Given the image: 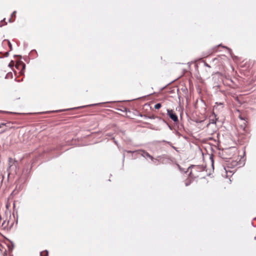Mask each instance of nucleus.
I'll return each instance as SVG.
<instances>
[{
	"instance_id": "nucleus-1",
	"label": "nucleus",
	"mask_w": 256,
	"mask_h": 256,
	"mask_svg": "<svg viewBox=\"0 0 256 256\" xmlns=\"http://www.w3.org/2000/svg\"><path fill=\"white\" fill-rule=\"evenodd\" d=\"M136 152L138 154L141 155L144 158L148 157V158H150L152 160H154L153 157L152 156H150L148 152H146L144 150H138L136 151Z\"/></svg>"
},
{
	"instance_id": "nucleus-4",
	"label": "nucleus",
	"mask_w": 256,
	"mask_h": 256,
	"mask_svg": "<svg viewBox=\"0 0 256 256\" xmlns=\"http://www.w3.org/2000/svg\"><path fill=\"white\" fill-rule=\"evenodd\" d=\"M9 55L8 52H4V54L2 52H0V58H3L4 57H8Z\"/></svg>"
},
{
	"instance_id": "nucleus-12",
	"label": "nucleus",
	"mask_w": 256,
	"mask_h": 256,
	"mask_svg": "<svg viewBox=\"0 0 256 256\" xmlns=\"http://www.w3.org/2000/svg\"><path fill=\"white\" fill-rule=\"evenodd\" d=\"M6 124L4 123H2L0 124V128L2 127V126H5Z\"/></svg>"
},
{
	"instance_id": "nucleus-17",
	"label": "nucleus",
	"mask_w": 256,
	"mask_h": 256,
	"mask_svg": "<svg viewBox=\"0 0 256 256\" xmlns=\"http://www.w3.org/2000/svg\"><path fill=\"white\" fill-rule=\"evenodd\" d=\"M173 148H174V150H176V148H175L174 146H173Z\"/></svg>"
},
{
	"instance_id": "nucleus-13",
	"label": "nucleus",
	"mask_w": 256,
	"mask_h": 256,
	"mask_svg": "<svg viewBox=\"0 0 256 256\" xmlns=\"http://www.w3.org/2000/svg\"><path fill=\"white\" fill-rule=\"evenodd\" d=\"M128 153H132V152H132L131 150H128V151H126Z\"/></svg>"
},
{
	"instance_id": "nucleus-9",
	"label": "nucleus",
	"mask_w": 256,
	"mask_h": 256,
	"mask_svg": "<svg viewBox=\"0 0 256 256\" xmlns=\"http://www.w3.org/2000/svg\"><path fill=\"white\" fill-rule=\"evenodd\" d=\"M10 50H12V45L9 40H7Z\"/></svg>"
},
{
	"instance_id": "nucleus-10",
	"label": "nucleus",
	"mask_w": 256,
	"mask_h": 256,
	"mask_svg": "<svg viewBox=\"0 0 256 256\" xmlns=\"http://www.w3.org/2000/svg\"><path fill=\"white\" fill-rule=\"evenodd\" d=\"M14 166L15 167H16V162H14V165H13V164H12V165H10V166H9V169H11V168H12Z\"/></svg>"
},
{
	"instance_id": "nucleus-5",
	"label": "nucleus",
	"mask_w": 256,
	"mask_h": 256,
	"mask_svg": "<svg viewBox=\"0 0 256 256\" xmlns=\"http://www.w3.org/2000/svg\"><path fill=\"white\" fill-rule=\"evenodd\" d=\"M48 251L46 250L43 252H42L40 254V256H48Z\"/></svg>"
},
{
	"instance_id": "nucleus-14",
	"label": "nucleus",
	"mask_w": 256,
	"mask_h": 256,
	"mask_svg": "<svg viewBox=\"0 0 256 256\" xmlns=\"http://www.w3.org/2000/svg\"><path fill=\"white\" fill-rule=\"evenodd\" d=\"M12 160V158H10V159H9L10 162Z\"/></svg>"
},
{
	"instance_id": "nucleus-16",
	"label": "nucleus",
	"mask_w": 256,
	"mask_h": 256,
	"mask_svg": "<svg viewBox=\"0 0 256 256\" xmlns=\"http://www.w3.org/2000/svg\"><path fill=\"white\" fill-rule=\"evenodd\" d=\"M9 22H12V20H11V18L9 19Z\"/></svg>"
},
{
	"instance_id": "nucleus-7",
	"label": "nucleus",
	"mask_w": 256,
	"mask_h": 256,
	"mask_svg": "<svg viewBox=\"0 0 256 256\" xmlns=\"http://www.w3.org/2000/svg\"><path fill=\"white\" fill-rule=\"evenodd\" d=\"M216 120H214V119H211L210 120V123L208 124V126L210 124H216Z\"/></svg>"
},
{
	"instance_id": "nucleus-3",
	"label": "nucleus",
	"mask_w": 256,
	"mask_h": 256,
	"mask_svg": "<svg viewBox=\"0 0 256 256\" xmlns=\"http://www.w3.org/2000/svg\"><path fill=\"white\" fill-rule=\"evenodd\" d=\"M168 114L174 122H176V114L172 110H168Z\"/></svg>"
},
{
	"instance_id": "nucleus-11",
	"label": "nucleus",
	"mask_w": 256,
	"mask_h": 256,
	"mask_svg": "<svg viewBox=\"0 0 256 256\" xmlns=\"http://www.w3.org/2000/svg\"><path fill=\"white\" fill-rule=\"evenodd\" d=\"M16 11H14V12L12 13V15H11V16H12H12H15V14H16Z\"/></svg>"
},
{
	"instance_id": "nucleus-15",
	"label": "nucleus",
	"mask_w": 256,
	"mask_h": 256,
	"mask_svg": "<svg viewBox=\"0 0 256 256\" xmlns=\"http://www.w3.org/2000/svg\"><path fill=\"white\" fill-rule=\"evenodd\" d=\"M124 154L123 156V161L124 160Z\"/></svg>"
},
{
	"instance_id": "nucleus-2",
	"label": "nucleus",
	"mask_w": 256,
	"mask_h": 256,
	"mask_svg": "<svg viewBox=\"0 0 256 256\" xmlns=\"http://www.w3.org/2000/svg\"><path fill=\"white\" fill-rule=\"evenodd\" d=\"M16 67L18 69L20 68H22V70L20 71V74H22L24 73V70L26 68V64L23 62H18L16 65Z\"/></svg>"
},
{
	"instance_id": "nucleus-8",
	"label": "nucleus",
	"mask_w": 256,
	"mask_h": 256,
	"mask_svg": "<svg viewBox=\"0 0 256 256\" xmlns=\"http://www.w3.org/2000/svg\"><path fill=\"white\" fill-rule=\"evenodd\" d=\"M14 65V61L12 60L10 62L8 66L10 67H12Z\"/></svg>"
},
{
	"instance_id": "nucleus-6",
	"label": "nucleus",
	"mask_w": 256,
	"mask_h": 256,
	"mask_svg": "<svg viewBox=\"0 0 256 256\" xmlns=\"http://www.w3.org/2000/svg\"><path fill=\"white\" fill-rule=\"evenodd\" d=\"M161 104L160 103L156 104L154 106V108L156 109H159L161 107Z\"/></svg>"
}]
</instances>
